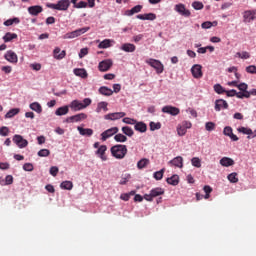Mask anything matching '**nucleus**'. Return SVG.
I'll return each instance as SVG.
<instances>
[{"instance_id": "obj_1", "label": "nucleus", "mask_w": 256, "mask_h": 256, "mask_svg": "<svg viewBox=\"0 0 256 256\" xmlns=\"http://www.w3.org/2000/svg\"><path fill=\"white\" fill-rule=\"evenodd\" d=\"M128 152L126 145L117 144L111 148V154L114 158L122 160Z\"/></svg>"}, {"instance_id": "obj_2", "label": "nucleus", "mask_w": 256, "mask_h": 256, "mask_svg": "<svg viewBox=\"0 0 256 256\" xmlns=\"http://www.w3.org/2000/svg\"><path fill=\"white\" fill-rule=\"evenodd\" d=\"M70 0H59L57 3H50L47 5L49 9L56 10V11H68L71 6Z\"/></svg>"}, {"instance_id": "obj_3", "label": "nucleus", "mask_w": 256, "mask_h": 256, "mask_svg": "<svg viewBox=\"0 0 256 256\" xmlns=\"http://www.w3.org/2000/svg\"><path fill=\"white\" fill-rule=\"evenodd\" d=\"M165 194L164 188H152L149 194H144V199L148 202H153L154 198H157Z\"/></svg>"}, {"instance_id": "obj_4", "label": "nucleus", "mask_w": 256, "mask_h": 256, "mask_svg": "<svg viewBox=\"0 0 256 256\" xmlns=\"http://www.w3.org/2000/svg\"><path fill=\"white\" fill-rule=\"evenodd\" d=\"M145 62H146V64H148L149 66L154 68L157 74H161L165 70L164 64L161 63V61H159V60L147 59Z\"/></svg>"}, {"instance_id": "obj_5", "label": "nucleus", "mask_w": 256, "mask_h": 256, "mask_svg": "<svg viewBox=\"0 0 256 256\" xmlns=\"http://www.w3.org/2000/svg\"><path fill=\"white\" fill-rule=\"evenodd\" d=\"M174 11L184 18L191 17V11L186 8L185 4L179 3L174 6Z\"/></svg>"}, {"instance_id": "obj_6", "label": "nucleus", "mask_w": 256, "mask_h": 256, "mask_svg": "<svg viewBox=\"0 0 256 256\" xmlns=\"http://www.w3.org/2000/svg\"><path fill=\"white\" fill-rule=\"evenodd\" d=\"M89 30H90V27H83V28L77 29L75 31L66 33L63 36V39H74V38H77V37L81 36L82 34L86 33Z\"/></svg>"}, {"instance_id": "obj_7", "label": "nucleus", "mask_w": 256, "mask_h": 256, "mask_svg": "<svg viewBox=\"0 0 256 256\" xmlns=\"http://www.w3.org/2000/svg\"><path fill=\"white\" fill-rule=\"evenodd\" d=\"M88 118L87 114L85 113H79L70 117H67L65 122L67 124H74V123H80Z\"/></svg>"}, {"instance_id": "obj_8", "label": "nucleus", "mask_w": 256, "mask_h": 256, "mask_svg": "<svg viewBox=\"0 0 256 256\" xmlns=\"http://www.w3.org/2000/svg\"><path fill=\"white\" fill-rule=\"evenodd\" d=\"M162 113L176 117L180 114V109L172 105H166L162 108Z\"/></svg>"}, {"instance_id": "obj_9", "label": "nucleus", "mask_w": 256, "mask_h": 256, "mask_svg": "<svg viewBox=\"0 0 256 256\" xmlns=\"http://www.w3.org/2000/svg\"><path fill=\"white\" fill-rule=\"evenodd\" d=\"M126 116L125 112H114L104 115V120L106 121H117Z\"/></svg>"}, {"instance_id": "obj_10", "label": "nucleus", "mask_w": 256, "mask_h": 256, "mask_svg": "<svg viewBox=\"0 0 256 256\" xmlns=\"http://www.w3.org/2000/svg\"><path fill=\"white\" fill-rule=\"evenodd\" d=\"M256 19V9L246 10L243 13V21L244 23H252Z\"/></svg>"}, {"instance_id": "obj_11", "label": "nucleus", "mask_w": 256, "mask_h": 256, "mask_svg": "<svg viewBox=\"0 0 256 256\" xmlns=\"http://www.w3.org/2000/svg\"><path fill=\"white\" fill-rule=\"evenodd\" d=\"M228 107V102L224 99H217L214 102V110H216V112H220L221 110H227Z\"/></svg>"}, {"instance_id": "obj_12", "label": "nucleus", "mask_w": 256, "mask_h": 256, "mask_svg": "<svg viewBox=\"0 0 256 256\" xmlns=\"http://www.w3.org/2000/svg\"><path fill=\"white\" fill-rule=\"evenodd\" d=\"M13 142L20 148L23 149L28 146V141L23 136L16 134L13 137Z\"/></svg>"}, {"instance_id": "obj_13", "label": "nucleus", "mask_w": 256, "mask_h": 256, "mask_svg": "<svg viewBox=\"0 0 256 256\" xmlns=\"http://www.w3.org/2000/svg\"><path fill=\"white\" fill-rule=\"evenodd\" d=\"M118 131H119L118 127H112L102 132V134H100V136L102 137L101 138L102 141H106L108 138L112 137L113 135H117Z\"/></svg>"}, {"instance_id": "obj_14", "label": "nucleus", "mask_w": 256, "mask_h": 256, "mask_svg": "<svg viewBox=\"0 0 256 256\" xmlns=\"http://www.w3.org/2000/svg\"><path fill=\"white\" fill-rule=\"evenodd\" d=\"M106 151H107V146L100 145V147H98V150L95 151V155L98 156V158H100V160H102V162H105L108 160Z\"/></svg>"}, {"instance_id": "obj_15", "label": "nucleus", "mask_w": 256, "mask_h": 256, "mask_svg": "<svg viewBox=\"0 0 256 256\" xmlns=\"http://www.w3.org/2000/svg\"><path fill=\"white\" fill-rule=\"evenodd\" d=\"M113 66V61L111 59H106L98 64V70L100 72H107Z\"/></svg>"}, {"instance_id": "obj_16", "label": "nucleus", "mask_w": 256, "mask_h": 256, "mask_svg": "<svg viewBox=\"0 0 256 256\" xmlns=\"http://www.w3.org/2000/svg\"><path fill=\"white\" fill-rule=\"evenodd\" d=\"M192 77L195 79H201L203 77L202 66L195 64L191 67Z\"/></svg>"}, {"instance_id": "obj_17", "label": "nucleus", "mask_w": 256, "mask_h": 256, "mask_svg": "<svg viewBox=\"0 0 256 256\" xmlns=\"http://www.w3.org/2000/svg\"><path fill=\"white\" fill-rule=\"evenodd\" d=\"M184 159L181 156L175 157L173 160H170L168 164L170 166L176 167V168H183L184 166Z\"/></svg>"}, {"instance_id": "obj_18", "label": "nucleus", "mask_w": 256, "mask_h": 256, "mask_svg": "<svg viewBox=\"0 0 256 256\" xmlns=\"http://www.w3.org/2000/svg\"><path fill=\"white\" fill-rule=\"evenodd\" d=\"M70 109L73 110L74 112H79L84 110L83 108V102L75 99L73 101H71L70 105H69Z\"/></svg>"}, {"instance_id": "obj_19", "label": "nucleus", "mask_w": 256, "mask_h": 256, "mask_svg": "<svg viewBox=\"0 0 256 256\" xmlns=\"http://www.w3.org/2000/svg\"><path fill=\"white\" fill-rule=\"evenodd\" d=\"M137 19L141 21H155L157 19V15L155 13H146V14H139L136 16Z\"/></svg>"}, {"instance_id": "obj_20", "label": "nucleus", "mask_w": 256, "mask_h": 256, "mask_svg": "<svg viewBox=\"0 0 256 256\" xmlns=\"http://www.w3.org/2000/svg\"><path fill=\"white\" fill-rule=\"evenodd\" d=\"M67 53L65 50H61V48L59 47H56L54 50H53V57L56 59V60H62L66 57Z\"/></svg>"}, {"instance_id": "obj_21", "label": "nucleus", "mask_w": 256, "mask_h": 256, "mask_svg": "<svg viewBox=\"0 0 256 256\" xmlns=\"http://www.w3.org/2000/svg\"><path fill=\"white\" fill-rule=\"evenodd\" d=\"M95 112L98 114H101L102 112H104V113L108 112V102H106V101L98 102Z\"/></svg>"}, {"instance_id": "obj_22", "label": "nucleus", "mask_w": 256, "mask_h": 256, "mask_svg": "<svg viewBox=\"0 0 256 256\" xmlns=\"http://www.w3.org/2000/svg\"><path fill=\"white\" fill-rule=\"evenodd\" d=\"M77 131L79 135L90 137L93 135L94 131L91 128H83L82 126H77Z\"/></svg>"}, {"instance_id": "obj_23", "label": "nucleus", "mask_w": 256, "mask_h": 256, "mask_svg": "<svg viewBox=\"0 0 256 256\" xmlns=\"http://www.w3.org/2000/svg\"><path fill=\"white\" fill-rule=\"evenodd\" d=\"M42 12H43V9H42V6L40 5H34V6L28 7V13L31 16H38Z\"/></svg>"}, {"instance_id": "obj_24", "label": "nucleus", "mask_w": 256, "mask_h": 256, "mask_svg": "<svg viewBox=\"0 0 256 256\" xmlns=\"http://www.w3.org/2000/svg\"><path fill=\"white\" fill-rule=\"evenodd\" d=\"M5 59L12 64H16L18 62L16 53L11 50L5 54Z\"/></svg>"}, {"instance_id": "obj_25", "label": "nucleus", "mask_w": 256, "mask_h": 256, "mask_svg": "<svg viewBox=\"0 0 256 256\" xmlns=\"http://www.w3.org/2000/svg\"><path fill=\"white\" fill-rule=\"evenodd\" d=\"M223 135L230 137L232 141L239 140V138L235 134H233V130L230 126H226L224 128Z\"/></svg>"}, {"instance_id": "obj_26", "label": "nucleus", "mask_w": 256, "mask_h": 256, "mask_svg": "<svg viewBox=\"0 0 256 256\" xmlns=\"http://www.w3.org/2000/svg\"><path fill=\"white\" fill-rule=\"evenodd\" d=\"M98 92H100V94L106 97H110L114 93V91L107 86H100V89H98Z\"/></svg>"}, {"instance_id": "obj_27", "label": "nucleus", "mask_w": 256, "mask_h": 256, "mask_svg": "<svg viewBox=\"0 0 256 256\" xmlns=\"http://www.w3.org/2000/svg\"><path fill=\"white\" fill-rule=\"evenodd\" d=\"M120 49L127 53H133L136 50V46L131 43H124Z\"/></svg>"}, {"instance_id": "obj_28", "label": "nucleus", "mask_w": 256, "mask_h": 256, "mask_svg": "<svg viewBox=\"0 0 256 256\" xmlns=\"http://www.w3.org/2000/svg\"><path fill=\"white\" fill-rule=\"evenodd\" d=\"M68 113H69V106H67V105L59 107L55 111V115L58 117L66 116Z\"/></svg>"}, {"instance_id": "obj_29", "label": "nucleus", "mask_w": 256, "mask_h": 256, "mask_svg": "<svg viewBox=\"0 0 256 256\" xmlns=\"http://www.w3.org/2000/svg\"><path fill=\"white\" fill-rule=\"evenodd\" d=\"M135 131L139 133H146L147 125L144 122H137L134 124Z\"/></svg>"}, {"instance_id": "obj_30", "label": "nucleus", "mask_w": 256, "mask_h": 256, "mask_svg": "<svg viewBox=\"0 0 256 256\" xmlns=\"http://www.w3.org/2000/svg\"><path fill=\"white\" fill-rule=\"evenodd\" d=\"M142 10V5H136L132 9L127 10L125 15L128 17H132L134 14L140 13Z\"/></svg>"}, {"instance_id": "obj_31", "label": "nucleus", "mask_w": 256, "mask_h": 256, "mask_svg": "<svg viewBox=\"0 0 256 256\" xmlns=\"http://www.w3.org/2000/svg\"><path fill=\"white\" fill-rule=\"evenodd\" d=\"M220 164L223 166V167H230V166H233L235 164L234 160L231 159V158H228V157H223L221 160H220Z\"/></svg>"}, {"instance_id": "obj_32", "label": "nucleus", "mask_w": 256, "mask_h": 256, "mask_svg": "<svg viewBox=\"0 0 256 256\" xmlns=\"http://www.w3.org/2000/svg\"><path fill=\"white\" fill-rule=\"evenodd\" d=\"M73 73L75 76L80 77L82 79H86L88 77V73L85 69H74Z\"/></svg>"}, {"instance_id": "obj_33", "label": "nucleus", "mask_w": 256, "mask_h": 256, "mask_svg": "<svg viewBox=\"0 0 256 256\" xmlns=\"http://www.w3.org/2000/svg\"><path fill=\"white\" fill-rule=\"evenodd\" d=\"M238 133H243V135H248V139L252 138L253 135V131L250 128H246V127H239L237 129Z\"/></svg>"}, {"instance_id": "obj_34", "label": "nucleus", "mask_w": 256, "mask_h": 256, "mask_svg": "<svg viewBox=\"0 0 256 256\" xmlns=\"http://www.w3.org/2000/svg\"><path fill=\"white\" fill-rule=\"evenodd\" d=\"M29 108H30L32 111L36 112L37 114H41V113H42V106H41L40 103H38V102H32V103H30Z\"/></svg>"}, {"instance_id": "obj_35", "label": "nucleus", "mask_w": 256, "mask_h": 256, "mask_svg": "<svg viewBox=\"0 0 256 256\" xmlns=\"http://www.w3.org/2000/svg\"><path fill=\"white\" fill-rule=\"evenodd\" d=\"M73 182H71L70 180H65L64 182H61L60 184V188L63 190H72L73 189Z\"/></svg>"}, {"instance_id": "obj_36", "label": "nucleus", "mask_w": 256, "mask_h": 256, "mask_svg": "<svg viewBox=\"0 0 256 256\" xmlns=\"http://www.w3.org/2000/svg\"><path fill=\"white\" fill-rule=\"evenodd\" d=\"M19 23H20V19L15 17V18H10V19L6 20L4 22V25H5V27H11V25H19Z\"/></svg>"}, {"instance_id": "obj_37", "label": "nucleus", "mask_w": 256, "mask_h": 256, "mask_svg": "<svg viewBox=\"0 0 256 256\" xmlns=\"http://www.w3.org/2000/svg\"><path fill=\"white\" fill-rule=\"evenodd\" d=\"M20 113V109L19 108H13L11 109L6 115H5V119H12L14 118L16 115H18Z\"/></svg>"}, {"instance_id": "obj_38", "label": "nucleus", "mask_w": 256, "mask_h": 256, "mask_svg": "<svg viewBox=\"0 0 256 256\" xmlns=\"http://www.w3.org/2000/svg\"><path fill=\"white\" fill-rule=\"evenodd\" d=\"M112 42H114V41L110 40V39H105L104 41L100 42V44H98V48H100V49L110 48L112 46L111 45Z\"/></svg>"}, {"instance_id": "obj_39", "label": "nucleus", "mask_w": 256, "mask_h": 256, "mask_svg": "<svg viewBox=\"0 0 256 256\" xmlns=\"http://www.w3.org/2000/svg\"><path fill=\"white\" fill-rule=\"evenodd\" d=\"M180 177L178 175H173L171 178H167V183L172 186H177L179 184Z\"/></svg>"}, {"instance_id": "obj_40", "label": "nucleus", "mask_w": 256, "mask_h": 256, "mask_svg": "<svg viewBox=\"0 0 256 256\" xmlns=\"http://www.w3.org/2000/svg\"><path fill=\"white\" fill-rule=\"evenodd\" d=\"M75 9H86L88 7V2L86 1H75L72 3Z\"/></svg>"}, {"instance_id": "obj_41", "label": "nucleus", "mask_w": 256, "mask_h": 256, "mask_svg": "<svg viewBox=\"0 0 256 256\" xmlns=\"http://www.w3.org/2000/svg\"><path fill=\"white\" fill-rule=\"evenodd\" d=\"M18 36L16 33H11V32H8L6 33V35L3 37V40L8 43V42H11L12 40L16 39Z\"/></svg>"}, {"instance_id": "obj_42", "label": "nucleus", "mask_w": 256, "mask_h": 256, "mask_svg": "<svg viewBox=\"0 0 256 256\" xmlns=\"http://www.w3.org/2000/svg\"><path fill=\"white\" fill-rule=\"evenodd\" d=\"M214 92H216L219 95H222L226 92V89L220 84H214Z\"/></svg>"}, {"instance_id": "obj_43", "label": "nucleus", "mask_w": 256, "mask_h": 256, "mask_svg": "<svg viewBox=\"0 0 256 256\" xmlns=\"http://www.w3.org/2000/svg\"><path fill=\"white\" fill-rule=\"evenodd\" d=\"M191 6L195 11H201L204 8V4L200 1L192 2Z\"/></svg>"}, {"instance_id": "obj_44", "label": "nucleus", "mask_w": 256, "mask_h": 256, "mask_svg": "<svg viewBox=\"0 0 256 256\" xmlns=\"http://www.w3.org/2000/svg\"><path fill=\"white\" fill-rule=\"evenodd\" d=\"M191 165L195 168H201L202 167V162L201 159L198 157H194L191 159Z\"/></svg>"}, {"instance_id": "obj_45", "label": "nucleus", "mask_w": 256, "mask_h": 256, "mask_svg": "<svg viewBox=\"0 0 256 256\" xmlns=\"http://www.w3.org/2000/svg\"><path fill=\"white\" fill-rule=\"evenodd\" d=\"M236 58H241L243 60H247L250 58V54L246 51H243V52H238L236 53L235 55Z\"/></svg>"}, {"instance_id": "obj_46", "label": "nucleus", "mask_w": 256, "mask_h": 256, "mask_svg": "<svg viewBox=\"0 0 256 256\" xmlns=\"http://www.w3.org/2000/svg\"><path fill=\"white\" fill-rule=\"evenodd\" d=\"M14 181V178L11 175L6 176L5 180H2L1 185L2 186H7V185H12Z\"/></svg>"}, {"instance_id": "obj_47", "label": "nucleus", "mask_w": 256, "mask_h": 256, "mask_svg": "<svg viewBox=\"0 0 256 256\" xmlns=\"http://www.w3.org/2000/svg\"><path fill=\"white\" fill-rule=\"evenodd\" d=\"M164 173H165V169H162V170H160V171L155 172L154 175H153V177H154V179H156L157 181H160L161 179H163Z\"/></svg>"}, {"instance_id": "obj_48", "label": "nucleus", "mask_w": 256, "mask_h": 256, "mask_svg": "<svg viewBox=\"0 0 256 256\" xmlns=\"http://www.w3.org/2000/svg\"><path fill=\"white\" fill-rule=\"evenodd\" d=\"M122 131H123V133H124L125 135H127V136H129V137H131V136L134 135V132H133L132 128L129 127V126H124V127H122Z\"/></svg>"}, {"instance_id": "obj_49", "label": "nucleus", "mask_w": 256, "mask_h": 256, "mask_svg": "<svg viewBox=\"0 0 256 256\" xmlns=\"http://www.w3.org/2000/svg\"><path fill=\"white\" fill-rule=\"evenodd\" d=\"M187 133V128L183 127L181 124L177 126V135L184 136Z\"/></svg>"}, {"instance_id": "obj_50", "label": "nucleus", "mask_w": 256, "mask_h": 256, "mask_svg": "<svg viewBox=\"0 0 256 256\" xmlns=\"http://www.w3.org/2000/svg\"><path fill=\"white\" fill-rule=\"evenodd\" d=\"M37 155L39 157H49L51 155V151H49V149H41Z\"/></svg>"}, {"instance_id": "obj_51", "label": "nucleus", "mask_w": 256, "mask_h": 256, "mask_svg": "<svg viewBox=\"0 0 256 256\" xmlns=\"http://www.w3.org/2000/svg\"><path fill=\"white\" fill-rule=\"evenodd\" d=\"M114 139L117 141V142H120V143H124L127 141V137L123 134H116Z\"/></svg>"}, {"instance_id": "obj_52", "label": "nucleus", "mask_w": 256, "mask_h": 256, "mask_svg": "<svg viewBox=\"0 0 256 256\" xmlns=\"http://www.w3.org/2000/svg\"><path fill=\"white\" fill-rule=\"evenodd\" d=\"M149 163L148 159H141L138 163H137V167L139 169H143L147 166V164Z\"/></svg>"}, {"instance_id": "obj_53", "label": "nucleus", "mask_w": 256, "mask_h": 256, "mask_svg": "<svg viewBox=\"0 0 256 256\" xmlns=\"http://www.w3.org/2000/svg\"><path fill=\"white\" fill-rule=\"evenodd\" d=\"M136 121L137 120L129 118V117L123 118V123L126 124V125H135Z\"/></svg>"}, {"instance_id": "obj_54", "label": "nucleus", "mask_w": 256, "mask_h": 256, "mask_svg": "<svg viewBox=\"0 0 256 256\" xmlns=\"http://www.w3.org/2000/svg\"><path fill=\"white\" fill-rule=\"evenodd\" d=\"M92 104V99L91 98H84L82 102V107L83 109L88 108Z\"/></svg>"}, {"instance_id": "obj_55", "label": "nucleus", "mask_w": 256, "mask_h": 256, "mask_svg": "<svg viewBox=\"0 0 256 256\" xmlns=\"http://www.w3.org/2000/svg\"><path fill=\"white\" fill-rule=\"evenodd\" d=\"M150 129L152 131H157L161 129V123L150 122Z\"/></svg>"}, {"instance_id": "obj_56", "label": "nucleus", "mask_w": 256, "mask_h": 256, "mask_svg": "<svg viewBox=\"0 0 256 256\" xmlns=\"http://www.w3.org/2000/svg\"><path fill=\"white\" fill-rule=\"evenodd\" d=\"M237 88H238L241 92H244V91H247L248 85H247V83H245V82H241V83L237 84Z\"/></svg>"}, {"instance_id": "obj_57", "label": "nucleus", "mask_w": 256, "mask_h": 256, "mask_svg": "<svg viewBox=\"0 0 256 256\" xmlns=\"http://www.w3.org/2000/svg\"><path fill=\"white\" fill-rule=\"evenodd\" d=\"M49 173H50L51 176L57 177V175L59 173V168L56 167V166H53V167L50 168Z\"/></svg>"}, {"instance_id": "obj_58", "label": "nucleus", "mask_w": 256, "mask_h": 256, "mask_svg": "<svg viewBox=\"0 0 256 256\" xmlns=\"http://www.w3.org/2000/svg\"><path fill=\"white\" fill-rule=\"evenodd\" d=\"M0 135L4 136V137L8 136L9 135V128L6 127V126L1 127L0 128Z\"/></svg>"}, {"instance_id": "obj_59", "label": "nucleus", "mask_w": 256, "mask_h": 256, "mask_svg": "<svg viewBox=\"0 0 256 256\" xmlns=\"http://www.w3.org/2000/svg\"><path fill=\"white\" fill-rule=\"evenodd\" d=\"M186 113H189L191 115V117L194 119L198 117V113L195 109L188 108V109H186Z\"/></svg>"}, {"instance_id": "obj_60", "label": "nucleus", "mask_w": 256, "mask_h": 256, "mask_svg": "<svg viewBox=\"0 0 256 256\" xmlns=\"http://www.w3.org/2000/svg\"><path fill=\"white\" fill-rule=\"evenodd\" d=\"M228 180L231 183H237L238 182V178H237V174L236 173H232L228 176Z\"/></svg>"}, {"instance_id": "obj_61", "label": "nucleus", "mask_w": 256, "mask_h": 256, "mask_svg": "<svg viewBox=\"0 0 256 256\" xmlns=\"http://www.w3.org/2000/svg\"><path fill=\"white\" fill-rule=\"evenodd\" d=\"M24 171L31 172L34 170V167L31 163H25L23 166Z\"/></svg>"}, {"instance_id": "obj_62", "label": "nucleus", "mask_w": 256, "mask_h": 256, "mask_svg": "<svg viewBox=\"0 0 256 256\" xmlns=\"http://www.w3.org/2000/svg\"><path fill=\"white\" fill-rule=\"evenodd\" d=\"M213 27L212 22L206 21L201 24L202 29H211Z\"/></svg>"}, {"instance_id": "obj_63", "label": "nucleus", "mask_w": 256, "mask_h": 256, "mask_svg": "<svg viewBox=\"0 0 256 256\" xmlns=\"http://www.w3.org/2000/svg\"><path fill=\"white\" fill-rule=\"evenodd\" d=\"M215 123L214 122H206V131H214Z\"/></svg>"}, {"instance_id": "obj_64", "label": "nucleus", "mask_w": 256, "mask_h": 256, "mask_svg": "<svg viewBox=\"0 0 256 256\" xmlns=\"http://www.w3.org/2000/svg\"><path fill=\"white\" fill-rule=\"evenodd\" d=\"M246 72L249 74H256V66L251 65L246 68Z\"/></svg>"}]
</instances>
